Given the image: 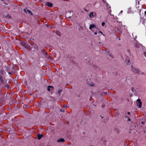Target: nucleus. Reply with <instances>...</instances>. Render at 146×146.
Listing matches in <instances>:
<instances>
[{"label":"nucleus","instance_id":"f257e3e1","mask_svg":"<svg viewBox=\"0 0 146 146\" xmlns=\"http://www.w3.org/2000/svg\"><path fill=\"white\" fill-rule=\"evenodd\" d=\"M123 60H125V62L126 64H128L129 62V59L127 56H124L123 57Z\"/></svg>","mask_w":146,"mask_h":146},{"label":"nucleus","instance_id":"f03ea898","mask_svg":"<svg viewBox=\"0 0 146 146\" xmlns=\"http://www.w3.org/2000/svg\"><path fill=\"white\" fill-rule=\"evenodd\" d=\"M96 15V13L95 12H91L90 13L89 15V17L90 18H92L93 17Z\"/></svg>","mask_w":146,"mask_h":146},{"label":"nucleus","instance_id":"7ed1b4c3","mask_svg":"<svg viewBox=\"0 0 146 146\" xmlns=\"http://www.w3.org/2000/svg\"><path fill=\"white\" fill-rule=\"evenodd\" d=\"M21 44L23 46L26 48L29 49H30V46L25 42H22L21 43Z\"/></svg>","mask_w":146,"mask_h":146},{"label":"nucleus","instance_id":"20e7f679","mask_svg":"<svg viewBox=\"0 0 146 146\" xmlns=\"http://www.w3.org/2000/svg\"><path fill=\"white\" fill-rule=\"evenodd\" d=\"M137 106H139V108H141V107L142 103L141 102L140 99H138L137 100Z\"/></svg>","mask_w":146,"mask_h":146},{"label":"nucleus","instance_id":"39448f33","mask_svg":"<svg viewBox=\"0 0 146 146\" xmlns=\"http://www.w3.org/2000/svg\"><path fill=\"white\" fill-rule=\"evenodd\" d=\"M131 67L132 68V70L133 72L136 73H138L139 72V70L138 69L135 67L133 68L132 66Z\"/></svg>","mask_w":146,"mask_h":146},{"label":"nucleus","instance_id":"423d86ee","mask_svg":"<svg viewBox=\"0 0 146 146\" xmlns=\"http://www.w3.org/2000/svg\"><path fill=\"white\" fill-rule=\"evenodd\" d=\"M94 27H95V25L94 24L90 25L89 26V29L91 30L92 31H93L92 29Z\"/></svg>","mask_w":146,"mask_h":146},{"label":"nucleus","instance_id":"0eeeda50","mask_svg":"<svg viewBox=\"0 0 146 146\" xmlns=\"http://www.w3.org/2000/svg\"><path fill=\"white\" fill-rule=\"evenodd\" d=\"M65 141L64 139H60L58 140L57 141L58 142H64Z\"/></svg>","mask_w":146,"mask_h":146},{"label":"nucleus","instance_id":"6e6552de","mask_svg":"<svg viewBox=\"0 0 146 146\" xmlns=\"http://www.w3.org/2000/svg\"><path fill=\"white\" fill-rule=\"evenodd\" d=\"M46 5L50 7H52V4L51 3H50L49 2H47L46 4Z\"/></svg>","mask_w":146,"mask_h":146},{"label":"nucleus","instance_id":"1a4fd4ad","mask_svg":"<svg viewBox=\"0 0 146 146\" xmlns=\"http://www.w3.org/2000/svg\"><path fill=\"white\" fill-rule=\"evenodd\" d=\"M42 136V135H37V137L38 139H40Z\"/></svg>","mask_w":146,"mask_h":146},{"label":"nucleus","instance_id":"9d476101","mask_svg":"<svg viewBox=\"0 0 146 146\" xmlns=\"http://www.w3.org/2000/svg\"><path fill=\"white\" fill-rule=\"evenodd\" d=\"M27 12H28L29 13L31 14V15L32 14V12L30 10L28 9L27 10Z\"/></svg>","mask_w":146,"mask_h":146},{"label":"nucleus","instance_id":"9b49d317","mask_svg":"<svg viewBox=\"0 0 146 146\" xmlns=\"http://www.w3.org/2000/svg\"><path fill=\"white\" fill-rule=\"evenodd\" d=\"M50 88H52L53 87L52 86H48V88H47V90L48 91H50Z\"/></svg>","mask_w":146,"mask_h":146},{"label":"nucleus","instance_id":"f8f14e48","mask_svg":"<svg viewBox=\"0 0 146 146\" xmlns=\"http://www.w3.org/2000/svg\"><path fill=\"white\" fill-rule=\"evenodd\" d=\"M56 34L57 35H58V36H60V33L59 31H57L56 32Z\"/></svg>","mask_w":146,"mask_h":146},{"label":"nucleus","instance_id":"ddd939ff","mask_svg":"<svg viewBox=\"0 0 146 146\" xmlns=\"http://www.w3.org/2000/svg\"><path fill=\"white\" fill-rule=\"evenodd\" d=\"M108 55H109V56H111V54L110 53V52L109 51H108L107 52V53Z\"/></svg>","mask_w":146,"mask_h":146},{"label":"nucleus","instance_id":"4468645a","mask_svg":"<svg viewBox=\"0 0 146 146\" xmlns=\"http://www.w3.org/2000/svg\"><path fill=\"white\" fill-rule=\"evenodd\" d=\"M28 10V9H27V8H25V9H24V11H25V12L26 13H27Z\"/></svg>","mask_w":146,"mask_h":146},{"label":"nucleus","instance_id":"2eb2a0df","mask_svg":"<svg viewBox=\"0 0 146 146\" xmlns=\"http://www.w3.org/2000/svg\"><path fill=\"white\" fill-rule=\"evenodd\" d=\"M99 33H101V34H102L103 36H104V34H103V33L101 31H99Z\"/></svg>","mask_w":146,"mask_h":146},{"label":"nucleus","instance_id":"dca6fc26","mask_svg":"<svg viewBox=\"0 0 146 146\" xmlns=\"http://www.w3.org/2000/svg\"><path fill=\"white\" fill-rule=\"evenodd\" d=\"M105 25V23L104 22H102V26H104Z\"/></svg>","mask_w":146,"mask_h":146},{"label":"nucleus","instance_id":"f3484780","mask_svg":"<svg viewBox=\"0 0 146 146\" xmlns=\"http://www.w3.org/2000/svg\"><path fill=\"white\" fill-rule=\"evenodd\" d=\"M0 80H1V82L3 83V78L2 77H1L0 78Z\"/></svg>","mask_w":146,"mask_h":146},{"label":"nucleus","instance_id":"a211bd4d","mask_svg":"<svg viewBox=\"0 0 146 146\" xmlns=\"http://www.w3.org/2000/svg\"><path fill=\"white\" fill-rule=\"evenodd\" d=\"M143 54L144 56L146 57V52H144Z\"/></svg>","mask_w":146,"mask_h":146},{"label":"nucleus","instance_id":"6ab92c4d","mask_svg":"<svg viewBox=\"0 0 146 146\" xmlns=\"http://www.w3.org/2000/svg\"><path fill=\"white\" fill-rule=\"evenodd\" d=\"M126 117H127V121H130V118H128V117H127V116H126Z\"/></svg>","mask_w":146,"mask_h":146},{"label":"nucleus","instance_id":"aec40b11","mask_svg":"<svg viewBox=\"0 0 146 146\" xmlns=\"http://www.w3.org/2000/svg\"><path fill=\"white\" fill-rule=\"evenodd\" d=\"M60 111L61 112H64V111L62 109H60Z\"/></svg>","mask_w":146,"mask_h":146},{"label":"nucleus","instance_id":"412c9836","mask_svg":"<svg viewBox=\"0 0 146 146\" xmlns=\"http://www.w3.org/2000/svg\"><path fill=\"white\" fill-rule=\"evenodd\" d=\"M97 34V33L96 32H95L94 33V34L95 35H96Z\"/></svg>","mask_w":146,"mask_h":146},{"label":"nucleus","instance_id":"4be33fe9","mask_svg":"<svg viewBox=\"0 0 146 146\" xmlns=\"http://www.w3.org/2000/svg\"><path fill=\"white\" fill-rule=\"evenodd\" d=\"M145 14L146 16V11H145Z\"/></svg>","mask_w":146,"mask_h":146},{"label":"nucleus","instance_id":"5701e85b","mask_svg":"<svg viewBox=\"0 0 146 146\" xmlns=\"http://www.w3.org/2000/svg\"><path fill=\"white\" fill-rule=\"evenodd\" d=\"M130 113V112H128V115H129Z\"/></svg>","mask_w":146,"mask_h":146},{"label":"nucleus","instance_id":"b1692460","mask_svg":"<svg viewBox=\"0 0 146 146\" xmlns=\"http://www.w3.org/2000/svg\"><path fill=\"white\" fill-rule=\"evenodd\" d=\"M123 12V11H121L120 12V13H121Z\"/></svg>","mask_w":146,"mask_h":146},{"label":"nucleus","instance_id":"393cba45","mask_svg":"<svg viewBox=\"0 0 146 146\" xmlns=\"http://www.w3.org/2000/svg\"><path fill=\"white\" fill-rule=\"evenodd\" d=\"M10 17V16H9V17H8L9 18Z\"/></svg>","mask_w":146,"mask_h":146},{"label":"nucleus","instance_id":"a878e982","mask_svg":"<svg viewBox=\"0 0 146 146\" xmlns=\"http://www.w3.org/2000/svg\"><path fill=\"white\" fill-rule=\"evenodd\" d=\"M1 0L2 1H3V0Z\"/></svg>","mask_w":146,"mask_h":146}]
</instances>
